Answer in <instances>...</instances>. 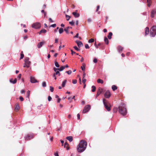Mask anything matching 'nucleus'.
Here are the masks:
<instances>
[{"label": "nucleus", "mask_w": 156, "mask_h": 156, "mask_svg": "<svg viewBox=\"0 0 156 156\" xmlns=\"http://www.w3.org/2000/svg\"><path fill=\"white\" fill-rule=\"evenodd\" d=\"M69 23L71 25V26H73L74 25V22L73 21H72L71 22H69Z\"/></svg>", "instance_id": "42"}, {"label": "nucleus", "mask_w": 156, "mask_h": 156, "mask_svg": "<svg viewBox=\"0 0 156 156\" xmlns=\"http://www.w3.org/2000/svg\"><path fill=\"white\" fill-rule=\"evenodd\" d=\"M94 39H93V38H91L88 41V42L89 43H92V42H94Z\"/></svg>", "instance_id": "34"}, {"label": "nucleus", "mask_w": 156, "mask_h": 156, "mask_svg": "<svg viewBox=\"0 0 156 156\" xmlns=\"http://www.w3.org/2000/svg\"><path fill=\"white\" fill-rule=\"evenodd\" d=\"M51 99H52V98L51 97H50V96H48V101H51Z\"/></svg>", "instance_id": "52"}, {"label": "nucleus", "mask_w": 156, "mask_h": 156, "mask_svg": "<svg viewBox=\"0 0 156 156\" xmlns=\"http://www.w3.org/2000/svg\"><path fill=\"white\" fill-rule=\"evenodd\" d=\"M66 19L68 21L69 20L70 18V16L69 15H66Z\"/></svg>", "instance_id": "36"}, {"label": "nucleus", "mask_w": 156, "mask_h": 156, "mask_svg": "<svg viewBox=\"0 0 156 156\" xmlns=\"http://www.w3.org/2000/svg\"><path fill=\"white\" fill-rule=\"evenodd\" d=\"M100 94H99V93H97V94L96 95V99L97 98V97L99 96V95Z\"/></svg>", "instance_id": "62"}, {"label": "nucleus", "mask_w": 156, "mask_h": 156, "mask_svg": "<svg viewBox=\"0 0 156 156\" xmlns=\"http://www.w3.org/2000/svg\"><path fill=\"white\" fill-rule=\"evenodd\" d=\"M103 92V89L101 87H99L97 90V92L99 94H101Z\"/></svg>", "instance_id": "17"}, {"label": "nucleus", "mask_w": 156, "mask_h": 156, "mask_svg": "<svg viewBox=\"0 0 156 156\" xmlns=\"http://www.w3.org/2000/svg\"><path fill=\"white\" fill-rule=\"evenodd\" d=\"M72 83L73 84H76L77 83V81L76 80H73Z\"/></svg>", "instance_id": "51"}, {"label": "nucleus", "mask_w": 156, "mask_h": 156, "mask_svg": "<svg viewBox=\"0 0 156 156\" xmlns=\"http://www.w3.org/2000/svg\"><path fill=\"white\" fill-rule=\"evenodd\" d=\"M63 29L62 28H61L59 30V32L60 34H62L63 32Z\"/></svg>", "instance_id": "27"}, {"label": "nucleus", "mask_w": 156, "mask_h": 156, "mask_svg": "<svg viewBox=\"0 0 156 156\" xmlns=\"http://www.w3.org/2000/svg\"><path fill=\"white\" fill-rule=\"evenodd\" d=\"M91 21H92V20H91V19L90 18H89L87 20V21L89 23L91 22Z\"/></svg>", "instance_id": "53"}, {"label": "nucleus", "mask_w": 156, "mask_h": 156, "mask_svg": "<svg viewBox=\"0 0 156 156\" xmlns=\"http://www.w3.org/2000/svg\"><path fill=\"white\" fill-rule=\"evenodd\" d=\"M66 73H67L68 75H70L72 73V71L71 70H69L68 71H66Z\"/></svg>", "instance_id": "39"}, {"label": "nucleus", "mask_w": 156, "mask_h": 156, "mask_svg": "<svg viewBox=\"0 0 156 156\" xmlns=\"http://www.w3.org/2000/svg\"><path fill=\"white\" fill-rule=\"evenodd\" d=\"M76 42L77 43L78 47L79 48L83 46V44L82 42L80 41H76Z\"/></svg>", "instance_id": "10"}, {"label": "nucleus", "mask_w": 156, "mask_h": 156, "mask_svg": "<svg viewBox=\"0 0 156 156\" xmlns=\"http://www.w3.org/2000/svg\"><path fill=\"white\" fill-rule=\"evenodd\" d=\"M25 91L23 90H22L21 91V94L24 93H25Z\"/></svg>", "instance_id": "63"}, {"label": "nucleus", "mask_w": 156, "mask_h": 156, "mask_svg": "<svg viewBox=\"0 0 156 156\" xmlns=\"http://www.w3.org/2000/svg\"><path fill=\"white\" fill-rule=\"evenodd\" d=\"M99 7H100V6L99 5H98L97 6V9L96 10V11L97 12L98 11V10L99 8Z\"/></svg>", "instance_id": "59"}, {"label": "nucleus", "mask_w": 156, "mask_h": 156, "mask_svg": "<svg viewBox=\"0 0 156 156\" xmlns=\"http://www.w3.org/2000/svg\"><path fill=\"white\" fill-rule=\"evenodd\" d=\"M21 77V74H19L18 76V78H19V79H20Z\"/></svg>", "instance_id": "55"}, {"label": "nucleus", "mask_w": 156, "mask_h": 156, "mask_svg": "<svg viewBox=\"0 0 156 156\" xmlns=\"http://www.w3.org/2000/svg\"><path fill=\"white\" fill-rule=\"evenodd\" d=\"M112 33L110 32H109L108 34V37L109 39H110L112 38Z\"/></svg>", "instance_id": "19"}, {"label": "nucleus", "mask_w": 156, "mask_h": 156, "mask_svg": "<svg viewBox=\"0 0 156 156\" xmlns=\"http://www.w3.org/2000/svg\"><path fill=\"white\" fill-rule=\"evenodd\" d=\"M112 90L113 91H114V90H117V87L115 85H112Z\"/></svg>", "instance_id": "25"}, {"label": "nucleus", "mask_w": 156, "mask_h": 156, "mask_svg": "<svg viewBox=\"0 0 156 156\" xmlns=\"http://www.w3.org/2000/svg\"><path fill=\"white\" fill-rule=\"evenodd\" d=\"M10 82L12 83H13V84H15L16 83V82H17V80L16 79V78L14 80H12V79H10Z\"/></svg>", "instance_id": "15"}, {"label": "nucleus", "mask_w": 156, "mask_h": 156, "mask_svg": "<svg viewBox=\"0 0 156 156\" xmlns=\"http://www.w3.org/2000/svg\"><path fill=\"white\" fill-rule=\"evenodd\" d=\"M85 76H86V74L84 72L83 73V78H84L85 77Z\"/></svg>", "instance_id": "57"}, {"label": "nucleus", "mask_w": 156, "mask_h": 156, "mask_svg": "<svg viewBox=\"0 0 156 156\" xmlns=\"http://www.w3.org/2000/svg\"><path fill=\"white\" fill-rule=\"evenodd\" d=\"M85 48L86 49H89L90 48L88 45L87 44H85Z\"/></svg>", "instance_id": "43"}, {"label": "nucleus", "mask_w": 156, "mask_h": 156, "mask_svg": "<svg viewBox=\"0 0 156 156\" xmlns=\"http://www.w3.org/2000/svg\"><path fill=\"white\" fill-rule=\"evenodd\" d=\"M55 73V75H58V76H60V72L58 71H56Z\"/></svg>", "instance_id": "45"}, {"label": "nucleus", "mask_w": 156, "mask_h": 156, "mask_svg": "<svg viewBox=\"0 0 156 156\" xmlns=\"http://www.w3.org/2000/svg\"><path fill=\"white\" fill-rule=\"evenodd\" d=\"M74 48L77 51H80V49H79L78 47L76 46H75L74 47Z\"/></svg>", "instance_id": "46"}, {"label": "nucleus", "mask_w": 156, "mask_h": 156, "mask_svg": "<svg viewBox=\"0 0 156 156\" xmlns=\"http://www.w3.org/2000/svg\"><path fill=\"white\" fill-rule=\"evenodd\" d=\"M49 21L51 22V23H53V21L51 19V18H49Z\"/></svg>", "instance_id": "58"}, {"label": "nucleus", "mask_w": 156, "mask_h": 156, "mask_svg": "<svg viewBox=\"0 0 156 156\" xmlns=\"http://www.w3.org/2000/svg\"><path fill=\"white\" fill-rule=\"evenodd\" d=\"M30 91L28 90L27 91V97L28 98H29L30 96Z\"/></svg>", "instance_id": "38"}, {"label": "nucleus", "mask_w": 156, "mask_h": 156, "mask_svg": "<svg viewBox=\"0 0 156 156\" xmlns=\"http://www.w3.org/2000/svg\"><path fill=\"white\" fill-rule=\"evenodd\" d=\"M149 28L148 27H146L145 28V36L149 34Z\"/></svg>", "instance_id": "13"}, {"label": "nucleus", "mask_w": 156, "mask_h": 156, "mask_svg": "<svg viewBox=\"0 0 156 156\" xmlns=\"http://www.w3.org/2000/svg\"><path fill=\"white\" fill-rule=\"evenodd\" d=\"M30 81L32 83H34L38 82L37 80L35 79L34 77L32 76H31L30 77Z\"/></svg>", "instance_id": "9"}, {"label": "nucleus", "mask_w": 156, "mask_h": 156, "mask_svg": "<svg viewBox=\"0 0 156 156\" xmlns=\"http://www.w3.org/2000/svg\"><path fill=\"white\" fill-rule=\"evenodd\" d=\"M66 139L70 142H72L73 140V137L71 136H67L66 137Z\"/></svg>", "instance_id": "16"}, {"label": "nucleus", "mask_w": 156, "mask_h": 156, "mask_svg": "<svg viewBox=\"0 0 156 156\" xmlns=\"http://www.w3.org/2000/svg\"><path fill=\"white\" fill-rule=\"evenodd\" d=\"M60 101H61V99L60 98H58V99L57 102L58 103H60Z\"/></svg>", "instance_id": "64"}, {"label": "nucleus", "mask_w": 156, "mask_h": 156, "mask_svg": "<svg viewBox=\"0 0 156 156\" xmlns=\"http://www.w3.org/2000/svg\"><path fill=\"white\" fill-rule=\"evenodd\" d=\"M25 64L27 65V68H29L30 67L31 62L30 61L27 62H25Z\"/></svg>", "instance_id": "18"}, {"label": "nucleus", "mask_w": 156, "mask_h": 156, "mask_svg": "<svg viewBox=\"0 0 156 156\" xmlns=\"http://www.w3.org/2000/svg\"><path fill=\"white\" fill-rule=\"evenodd\" d=\"M46 32V30L44 29L41 30L39 32V34H40L42 33H45Z\"/></svg>", "instance_id": "21"}, {"label": "nucleus", "mask_w": 156, "mask_h": 156, "mask_svg": "<svg viewBox=\"0 0 156 156\" xmlns=\"http://www.w3.org/2000/svg\"><path fill=\"white\" fill-rule=\"evenodd\" d=\"M156 13V9H154L151 12V18H154V15Z\"/></svg>", "instance_id": "11"}, {"label": "nucleus", "mask_w": 156, "mask_h": 156, "mask_svg": "<svg viewBox=\"0 0 156 156\" xmlns=\"http://www.w3.org/2000/svg\"><path fill=\"white\" fill-rule=\"evenodd\" d=\"M110 93L108 90L104 94V96L106 98H109L110 97Z\"/></svg>", "instance_id": "8"}, {"label": "nucleus", "mask_w": 156, "mask_h": 156, "mask_svg": "<svg viewBox=\"0 0 156 156\" xmlns=\"http://www.w3.org/2000/svg\"><path fill=\"white\" fill-rule=\"evenodd\" d=\"M44 44V42H41L39 43L37 45V47L38 48H41Z\"/></svg>", "instance_id": "12"}, {"label": "nucleus", "mask_w": 156, "mask_h": 156, "mask_svg": "<svg viewBox=\"0 0 156 156\" xmlns=\"http://www.w3.org/2000/svg\"><path fill=\"white\" fill-rule=\"evenodd\" d=\"M34 137V136L33 134H28L24 138L26 140H28Z\"/></svg>", "instance_id": "7"}, {"label": "nucleus", "mask_w": 156, "mask_h": 156, "mask_svg": "<svg viewBox=\"0 0 156 156\" xmlns=\"http://www.w3.org/2000/svg\"><path fill=\"white\" fill-rule=\"evenodd\" d=\"M90 109V106L89 105H88L85 106L83 111V113H86L88 112Z\"/></svg>", "instance_id": "6"}, {"label": "nucleus", "mask_w": 156, "mask_h": 156, "mask_svg": "<svg viewBox=\"0 0 156 156\" xmlns=\"http://www.w3.org/2000/svg\"><path fill=\"white\" fill-rule=\"evenodd\" d=\"M59 69V70L60 71H62L65 69L64 66H62Z\"/></svg>", "instance_id": "30"}, {"label": "nucleus", "mask_w": 156, "mask_h": 156, "mask_svg": "<svg viewBox=\"0 0 156 156\" xmlns=\"http://www.w3.org/2000/svg\"><path fill=\"white\" fill-rule=\"evenodd\" d=\"M56 26V24H53L51 25L50 27H55Z\"/></svg>", "instance_id": "48"}, {"label": "nucleus", "mask_w": 156, "mask_h": 156, "mask_svg": "<svg viewBox=\"0 0 156 156\" xmlns=\"http://www.w3.org/2000/svg\"><path fill=\"white\" fill-rule=\"evenodd\" d=\"M46 83L45 82H43L42 83V86L43 87H46Z\"/></svg>", "instance_id": "35"}, {"label": "nucleus", "mask_w": 156, "mask_h": 156, "mask_svg": "<svg viewBox=\"0 0 156 156\" xmlns=\"http://www.w3.org/2000/svg\"><path fill=\"white\" fill-rule=\"evenodd\" d=\"M86 81V80L84 78H83L82 82L83 83L85 84Z\"/></svg>", "instance_id": "50"}, {"label": "nucleus", "mask_w": 156, "mask_h": 156, "mask_svg": "<svg viewBox=\"0 0 156 156\" xmlns=\"http://www.w3.org/2000/svg\"><path fill=\"white\" fill-rule=\"evenodd\" d=\"M30 58L29 57H26L25 58L24 61L25 62H29V61Z\"/></svg>", "instance_id": "33"}, {"label": "nucleus", "mask_w": 156, "mask_h": 156, "mask_svg": "<svg viewBox=\"0 0 156 156\" xmlns=\"http://www.w3.org/2000/svg\"><path fill=\"white\" fill-rule=\"evenodd\" d=\"M87 146V142L83 140H81L77 148V151L79 153L83 152L86 148Z\"/></svg>", "instance_id": "1"}, {"label": "nucleus", "mask_w": 156, "mask_h": 156, "mask_svg": "<svg viewBox=\"0 0 156 156\" xmlns=\"http://www.w3.org/2000/svg\"><path fill=\"white\" fill-rule=\"evenodd\" d=\"M97 82L98 83H101V84H102L103 83V81L100 79H98L97 80Z\"/></svg>", "instance_id": "26"}, {"label": "nucleus", "mask_w": 156, "mask_h": 156, "mask_svg": "<svg viewBox=\"0 0 156 156\" xmlns=\"http://www.w3.org/2000/svg\"><path fill=\"white\" fill-rule=\"evenodd\" d=\"M54 70L56 72V71H58V70H59V68H54Z\"/></svg>", "instance_id": "49"}, {"label": "nucleus", "mask_w": 156, "mask_h": 156, "mask_svg": "<svg viewBox=\"0 0 156 156\" xmlns=\"http://www.w3.org/2000/svg\"><path fill=\"white\" fill-rule=\"evenodd\" d=\"M77 117L78 119H80V115L79 114H77Z\"/></svg>", "instance_id": "56"}, {"label": "nucleus", "mask_w": 156, "mask_h": 156, "mask_svg": "<svg viewBox=\"0 0 156 156\" xmlns=\"http://www.w3.org/2000/svg\"><path fill=\"white\" fill-rule=\"evenodd\" d=\"M92 92H94L96 90V87L95 86L93 85L92 86Z\"/></svg>", "instance_id": "28"}, {"label": "nucleus", "mask_w": 156, "mask_h": 156, "mask_svg": "<svg viewBox=\"0 0 156 156\" xmlns=\"http://www.w3.org/2000/svg\"><path fill=\"white\" fill-rule=\"evenodd\" d=\"M123 48L121 46H119L118 47V50L119 52H121Z\"/></svg>", "instance_id": "20"}, {"label": "nucleus", "mask_w": 156, "mask_h": 156, "mask_svg": "<svg viewBox=\"0 0 156 156\" xmlns=\"http://www.w3.org/2000/svg\"><path fill=\"white\" fill-rule=\"evenodd\" d=\"M19 99H20V100L21 101H23L24 100V98L22 96H20V97Z\"/></svg>", "instance_id": "47"}, {"label": "nucleus", "mask_w": 156, "mask_h": 156, "mask_svg": "<svg viewBox=\"0 0 156 156\" xmlns=\"http://www.w3.org/2000/svg\"><path fill=\"white\" fill-rule=\"evenodd\" d=\"M58 41V39L57 38H56L55 40V43H57Z\"/></svg>", "instance_id": "60"}, {"label": "nucleus", "mask_w": 156, "mask_h": 156, "mask_svg": "<svg viewBox=\"0 0 156 156\" xmlns=\"http://www.w3.org/2000/svg\"><path fill=\"white\" fill-rule=\"evenodd\" d=\"M55 65L56 67L58 68L59 67V65L58 64V63L56 61L55 62Z\"/></svg>", "instance_id": "31"}, {"label": "nucleus", "mask_w": 156, "mask_h": 156, "mask_svg": "<svg viewBox=\"0 0 156 156\" xmlns=\"http://www.w3.org/2000/svg\"><path fill=\"white\" fill-rule=\"evenodd\" d=\"M104 41L106 44H108V41L107 37H105L104 38Z\"/></svg>", "instance_id": "24"}, {"label": "nucleus", "mask_w": 156, "mask_h": 156, "mask_svg": "<svg viewBox=\"0 0 156 156\" xmlns=\"http://www.w3.org/2000/svg\"><path fill=\"white\" fill-rule=\"evenodd\" d=\"M81 68L83 71H84L85 69V65L83 63V66L81 67Z\"/></svg>", "instance_id": "22"}, {"label": "nucleus", "mask_w": 156, "mask_h": 156, "mask_svg": "<svg viewBox=\"0 0 156 156\" xmlns=\"http://www.w3.org/2000/svg\"><path fill=\"white\" fill-rule=\"evenodd\" d=\"M156 35V27L153 26L150 30V35L151 37H154Z\"/></svg>", "instance_id": "3"}, {"label": "nucleus", "mask_w": 156, "mask_h": 156, "mask_svg": "<svg viewBox=\"0 0 156 156\" xmlns=\"http://www.w3.org/2000/svg\"><path fill=\"white\" fill-rule=\"evenodd\" d=\"M78 36H79V34L78 33H77L76 35L75 36V37H76V38H78Z\"/></svg>", "instance_id": "61"}, {"label": "nucleus", "mask_w": 156, "mask_h": 156, "mask_svg": "<svg viewBox=\"0 0 156 156\" xmlns=\"http://www.w3.org/2000/svg\"><path fill=\"white\" fill-rule=\"evenodd\" d=\"M106 100L105 99H103V103L105 106V108L108 111H110L111 109L110 107L108 106V103L106 102Z\"/></svg>", "instance_id": "4"}, {"label": "nucleus", "mask_w": 156, "mask_h": 156, "mask_svg": "<svg viewBox=\"0 0 156 156\" xmlns=\"http://www.w3.org/2000/svg\"><path fill=\"white\" fill-rule=\"evenodd\" d=\"M67 82V80H65L62 82V87H64L65 86V85Z\"/></svg>", "instance_id": "23"}, {"label": "nucleus", "mask_w": 156, "mask_h": 156, "mask_svg": "<svg viewBox=\"0 0 156 156\" xmlns=\"http://www.w3.org/2000/svg\"><path fill=\"white\" fill-rule=\"evenodd\" d=\"M32 27L34 29L39 28L41 27V24L39 23L36 22L33 23L32 25Z\"/></svg>", "instance_id": "5"}, {"label": "nucleus", "mask_w": 156, "mask_h": 156, "mask_svg": "<svg viewBox=\"0 0 156 156\" xmlns=\"http://www.w3.org/2000/svg\"><path fill=\"white\" fill-rule=\"evenodd\" d=\"M20 108V106L18 104H17L16 105L15 109L16 110H18Z\"/></svg>", "instance_id": "37"}, {"label": "nucleus", "mask_w": 156, "mask_h": 156, "mask_svg": "<svg viewBox=\"0 0 156 156\" xmlns=\"http://www.w3.org/2000/svg\"><path fill=\"white\" fill-rule=\"evenodd\" d=\"M118 111L123 116L126 115L127 113L126 109V105L124 103H122L119 106Z\"/></svg>", "instance_id": "2"}, {"label": "nucleus", "mask_w": 156, "mask_h": 156, "mask_svg": "<svg viewBox=\"0 0 156 156\" xmlns=\"http://www.w3.org/2000/svg\"><path fill=\"white\" fill-rule=\"evenodd\" d=\"M71 54L72 55H73V54H74L76 53V52L75 51H73L72 50H71Z\"/></svg>", "instance_id": "54"}, {"label": "nucleus", "mask_w": 156, "mask_h": 156, "mask_svg": "<svg viewBox=\"0 0 156 156\" xmlns=\"http://www.w3.org/2000/svg\"><path fill=\"white\" fill-rule=\"evenodd\" d=\"M93 62L94 63H96L97 62V60L96 58H94L93 60Z\"/></svg>", "instance_id": "44"}, {"label": "nucleus", "mask_w": 156, "mask_h": 156, "mask_svg": "<svg viewBox=\"0 0 156 156\" xmlns=\"http://www.w3.org/2000/svg\"><path fill=\"white\" fill-rule=\"evenodd\" d=\"M68 144L66 142L64 145V147H66V148L67 150H68L69 149V148L68 147Z\"/></svg>", "instance_id": "32"}, {"label": "nucleus", "mask_w": 156, "mask_h": 156, "mask_svg": "<svg viewBox=\"0 0 156 156\" xmlns=\"http://www.w3.org/2000/svg\"><path fill=\"white\" fill-rule=\"evenodd\" d=\"M24 55L23 53H21L20 57V59H22V58H23L24 57Z\"/></svg>", "instance_id": "40"}, {"label": "nucleus", "mask_w": 156, "mask_h": 156, "mask_svg": "<svg viewBox=\"0 0 156 156\" xmlns=\"http://www.w3.org/2000/svg\"><path fill=\"white\" fill-rule=\"evenodd\" d=\"M69 27H67L66 28L64 29V31L66 32V33L68 34L69 33L68 30L69 29Z\"/></svg>", "instance_id": "29"}, {"label": "nucleus", "mask_w": 156, "mask_h": 156, "mask_svg": "<svg viewBox=\"0 0 156 156\" xmlns=\"http://www.w3.org/2000/svg\"><path fill=\"white\" fill-rule=\"evenodd\" d=\"M73 15L75 16L76 18L80 16L79 14L78 13H77V12H73L72 13Z\"/></svg>", "instance_id": "14"}, {"label": "nucleus", "mask_w": 156, "mask_h": 156, "mask_svg": "<svg viewBox=\"0 0 156 156\" xmlns=\"http://www.w3.org/2000/svg\"><path fill=\"white\" fill-rule=\"evenodd\" d=\"M50 90L51 92H53L54 91V88L51 86H50Z\"/></svg>", "instance_id": "41"}]
</instances>
